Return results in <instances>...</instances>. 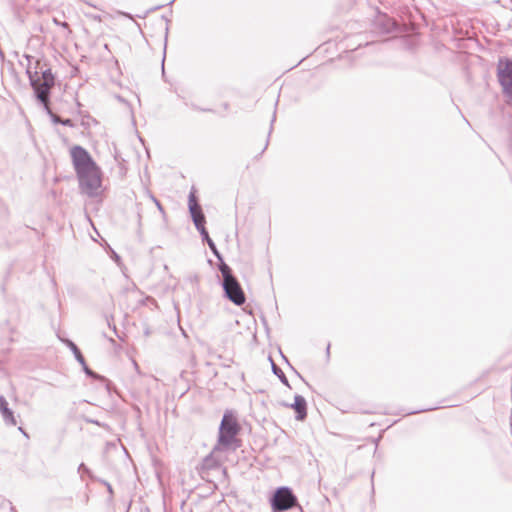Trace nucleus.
<instances>
[{"label": "nucleus", "mask_w": 512, "mask_h": 512, "mask_svg": "<svg viewBox=\"0 0 512 512\" xmlns=\"http://www.w3.org/2000/svg\"><path fill=\"white\" fill-rule=\"evenodd\" d=\"M241 425L234 411L226 410L218 428L217 444L213 451L237 450L241 447L242 441L238 438L241 432Z\"/></svg>", "instance_id": "f257e3e1"}, {"label": "nucleus", "mask_w": 512, "mask_h": 512, "mask_svg": "<svg viewBox=\"0 0 512 512\" xmlns=\"http://www.w3.org/2000/svg\"><path fill=\"white\" fill-rule=\"evenodd\" d=\"M218 270L222 276L221 286L224 297L237 306L243 305L246 302V295L240 282L233 274L232 268L227 263H223Z\"/></svg>", "instance_id": "f03ea898"}, {"label": "nucleus", "mask_w": 512, "mask_h": 512, "mask_svg": "<svg viewBox=\"0 0 512 512\" xmlns=\"http://www.w3.org/2000/svg\"><path fill=\"white\" fill-rule=\"evenodd\" d=\"M79 186L84 194L88 197H95L98 195V190L101 187V171L100 168L95 164L93 167H89L88 170L81 171L76 174Z\"/></svg>", "instance_id": "7ed1b4c3"}, {"label": "nucleus", "mask_w": 512, "mask_h": 512, "mask_svg": "<svg viewBox=\"0 0 512 512\" xmlns=\"http://www.w3.org/2000/svg\"><path fill=\"white\" fill-rule=\"evenodd\" d=\"M273 512H284L298 505L297 497L292 488L280 486L275 489L269 499Z\"/></svg>", "instance_id": "20e7f679"}, {"label": "nucleus", "mask_w": 512, "mask_h": 512, "mask_svg": "<svg viewBox=\"0 0 512 512\" xmlns=\"http://www.w3.org/2000/svg\"><path fill=\"white\" fill-rule=\"evenodd\" d=\"M62 343H64L70 351L73 353L74 358L76 361L81 365L82 371L85 373V375L93 380L99 381L101 383L105 384V387L108 392H110V386L111 382L103 375L98 374L97 372L93 371L86 363V360L81 352V350L78 348V346L68 338H59Z\"/></svg>", "instance_id": "39448f33"}, {"label": "nucleus", "mask_w": 512, "mask_h": 512, "mask_svg": "<svg viewBox=\"0 0 512 512\" xmlns=\"http://www.w3.org/2000/svg\"><path fill=\"white\" fill-rule=\"evenodd\" d=\"M497 78L507 103L512 104V59L500 58L497 65Z\"/></svg>", "instance_id": "423d86ee"}, {"label": "nucleus", "mask_w": 512, "mask_h": 512, "mask_svg": "<svg viewBox=\"0 0 512 512\" xmlns=\"http://www.w3.org/2000/svg\"><path fill=\"white\" fill-rule=\"evenodd\" d=\"M29 84L33 89V93L37 102L45 109L50 106L51 91L55 86L54 82L40 80L39 75L33 78L28 71Z\"/></svg>", "instance_id": "0eeeda50"}, {"label": "nucleus", "mask_w": 512, "mask_h": 512, "mask_svg": "<svg viewBox=\"0 0 512 512\" xmlns=\"http://www.w3.org/2000/svg\"><path fill=\"white\" fill-rule=\"evenodd\" d=\"M70 155L76 174L88 170L89 167H93L96 164L90 153L80 145L73 146L70 150Z\"/></svg>", "instance_id": "6e6552de"}, {"label": "nucleus", "mask_w": 512, "mask_h": 512, "mask_svg": "<svg viewBox=\"0 0 512 512\" xmlns=\"http://www.w3.org/2000/svg\"><path fill=\"white\" fill-rule=\"evenodd\" d=\"M188 211L197 231L200 232L201 229H205L206 217L198 202L194 187H192L188 195Z\"/></svg>", "instance_id": "1a4fd4ad"}, {"label": "nucleus", "mask_w": 512, "mask_h": 512, "mask_svg": "<svg viewBox=\"0 0 512 512\" xmlns=\"http://www.w3.org/2000/svg\"><path fill=\"white\" fill-rule=\"evenodd\" d=\"M374 28L381 34H389L397 30V23L386 14H380L373 22Z\"/></svg>", "instance_id": "9d476101"}, {"label": "nucleus", "mask_w": 512, "mask_h": 512, "mask_svg": "<svg viewBox=\"0 0 512 512\" xmlns=\"http://www.w3.org/2000/svg\"><path fill=\"white\" fill-rule=\"evenodd\" d=\"M285 406L293 409L296 413L295 418L298 421H303L307 417V401L299 394L294 396V402L291 404H285Z\"/></svg>", "instance_id": "9b49d317"}, {"label": "nucleus", "mask_w": 512, "mask_h": 512, "mask_svg": "<svg viewBox=\"0 0 512 512\" xmlns=\"http://www.w3.org/2000/svg\"><path fill=\"white\" fill-rule=\"evenodd\" d=\"M199 234L201 236L202 241L208 245V247L211 250V252L213 253V255L217 258V260H218V268L222 267L223 263H226V262L224 261L223 255L218 250L215 242L209 236V233H208L207 229L206 228L205 229H201Z\"/></svg>", "instance_id": "f8f14e48"}, {"label": "nucleus", "mask_w": 512, "mask_h": 512, "mask_svg": "<svg viewBox=\"0 0 512 512\" xmlns=\"http://www.w3.org/2000/svg\"><path fill=\"white\" fill-rule=\"evenodd\" d=\"M0 413L5 424L10 426H15L17 424L13 410L9 408L6 398L2 395H0Z\"/></svg>", "instance_id": "ddd939ff"}, {"label": "nucleus", "mask_w": 512, "mask_h": 512, "mask_svg": "<svg viewBox=\"0 0 512 512\" xmlns=\"http://www.w3.org/2000/svg\"><path fill=\"white\" fill-rule=\"evenodd\" d=\"M44 111L50 117V120L52 121L53 124H61L63 126L74 127V123H73L72 119H70V118H65V119L60 118L57 114H55L51 110L50 106L49 107H45Z\"/></svg>", "instance_id": "4468645a"}, {"label": "nucleus", "mask_w": 512, "mask_h": 512, "mask_svg": "<svg viewBox=\"0 0 512 512\" xmlns=\"http://www.w3.org/2000/svg\"><path fill=\"white\" fill-rule=\"evenodd\" d=\"M270 363H271V369L275 376L278 377L280 382L285 385L288 388H291L288 378L286 377L285 373L282 371V369L273 361L272 357H268Z\"/></svg>", "instance_id": "2eb2a0df"}, {"label": "nucleus", "mask_w": 512, "mask_h": 512, "mask_svg": "<svg viewBox=\"0 0 512 512\" xmlns=\"http://www.w3.org/2000/svg\"><path fill=\"white\" fill-rule=\"evenodd\" d=\"M214 452L212 451L203 459V466L207 469H216L220 466L219 461L213 455Z\"/></svg>", "instance_id": "dca6fc26"}, {"label": "nucleus", "mask_w": 512, "mask_h": 512, "mask_svg": "<svg viewBox=\"0 0 512 512\" xmlns=\"http://www.w3.org/2000/svg\"><path fill=\"white\" fill-rule=\"evenodd\" d=\"M78 473L80 474V478L81 480L84 479V476H88L91 480L93 481H97L98 477H96L92 471L90 470V468H88L84 463H81L79 466H78V469H77Z\"/></svg>", "instance_id": "f3484780"}, {"label": "nucleus", "mask_w": 512, "mask_h": 512, "mask_svg": "<svg viewBox=\"0 0 512 512\" xmlns=\"http://www.w3.org/2000/svg\"><path fill=\"white\" fill-rule=\"evenodd\" d=\"M24 58L27 61L26 65H25V73H26V75L28 76V71H29L30 75H32L33 78L37 77L38 76V71L37 70L33 71L32 67H31L33 56L28 55V54H24Z\"/></svg>", "instance_id": "a211bd4d"}, {"label": "nucleus", "mask_w": 512, "mask_h": 512, "mask_svg": "<svg viewBox=\"0 0 512 512\" xmlns=\"http://www.w3.org/2000/svg\"><path fill=\"white\" fill-rule=\"evenodd\" d=\"M40 80L55 83V75L50 68H47L41 72Z\"/></svg>", "instance_id": "6ab92c4d"}, {"label": "nucleus", "mask_w": 512, "mask_h": 512, "mask_svg": "<svg viewBox=\"0 0 512 512\" xmlns=\"http://www.w3.org/2000/svg\"><path fill=\"white\" fill-rule=\"evenodd\" d=\"M277 104H278V100H277V101H276V103H275V108L277 107ZM275 121H276V109H275V110H274V112H273V116H272V119H271L269 132H268V139H267V141H266V143H265V146H264V148H263V150H262L261 154H262V153L267 149V147H268V144H269V137H270V135H271V133H272V131H273V124H274V122H275Z\"/></svg>", "instance_id": "aec40b11"}, {"label": "nucleus", "mask_w": 512, "mask_h": 512, "mask_svg": "<svg viewBox=\"0 0 512 512\" xmlns=\"http://www.w3.org/2000/svg\"><path fill=\"white\" fill-rule=\"evenodd\" d=\"M163 7H164V5H157V6L151 7L150 9L145 11L142 15L138 14L137 17H139V18H146L148 14H150V13L156 11V10H159V9H161Z\"/></svg>", "instance_id": "412c9836"}, {"label": "nucleus", "mask_w": 512, "mask_h": 512, "mask_svg": "<svg viewBox=\"0 0 512 512\" xmlns=\"http://www.w3.org/2000/svg\"><path fill=\"white\" fill-rule=\"evenodd\" d=\"M97 481H98L99 483L103 484V485L107 488L108 493H109V494H110V496L112 497V496H113V493H114V492H113L112 485H111L108 481H106V480H104V479H101V478H98V479H97Z\"/></svg>", "instance_id": "4be33fe9"}, {"label": "nucleus", "mask_w": 512, "mask_h": 512, "mask_svg": "<svg viewBox=\"0 0 512 512\" xmlns=\"http://www.w3.org/2000/svg\"><path fill=\"white\" fill-rule=\"evenodd\" d=\"M52 21H53V23H54L55 25L60 26V27H62V28H64V29H67L69 32H71L70 27H69V24H68L67 22H65V21H60V20H58L56 17H54Z\"/></svg>", "instance_id": "5701e85b"}, {"label": "nucleus", "mask_w": 512, "mask_h": 512, "mask_svg": "<svg viewBox=\"0 0 512 512\" xmlns=\"http://www.w3.org/2000/svg\"><path fill=\"white\" fill-rule=\"evenodd\" d=\"M111 258L114 260V262H116L118 264L121 262L120 255L117 254L114 250H111Z\"/></svg>", "instance_id": "b1692460"}, {"label": "nucleus", "mask_w": 512, "mask_h": 512, "mask_svg": "<svg viewBox=\"0 0 512 512\" xmlns=\"http://www.w3.org/2000/svg\"><path fill=\"white\" fill-rule=\"evenodd\" d=\"M436 408L437 407H429V408L419 409V410L411 411L408 414H417V413H421V412L431 411V410H434Z\"/></svg>", "instance_id": "393cba45"}, {"label": "nucleus", "mask_w": 512, "mask_h": 512, "mask_svg": "<svg viewBox=\"0 0 512 512\" xmlns=\"http://www.w3.org/2000/svg\"><path fill=\"white\" fill-rule=\"evenodd\" d=\"M191 108L194 110H197V111H202V112H211L212 111L211 109H208V108H200L195 104H191Z\"/></svg>", "instance_id": "a878e982"}, {"label": "nucleus", "mask_w": 512, "mask_h": 512, "mask_svg": "<svg viewBox=\"0 0 512 512\" xmlns=\"http://www.w3.org/2000/svg\"><path fill=\"white\" fill-rule=\"evenodd\" d=\"M162 19L166 22V29H165V30H166V35H165V40H167V35H168V30H169V28H168V23L170 22V20H169L166 16H164V15L162 16Z\"/></svg>", "instance_id": "bb28decb"}, {"label": "nucleus", "mask_w": 512, "mask_h": 512, "mask_svg": "<svg viewBox=\"0 0 512 512\" xmlns=\"http://www.w3.org/2000/svg\"><path fill=\"white\" fill-rule=\"evenodd\" d=\"M119 14L122 15L123 17H125V18L133 19V15L128 13V12L121 11V12H119Z\"/></svg>", "instance_id": "cd10ccee"}, {"label": "nucleus", "mask_w": 512, "mask_h": 512, "mask_svg": "<svg viewBox=\"0 0 512 512\" xmlns=\"http://www.w3.org/2000/svg\"><path fill=\"white\" fill-rule=\"evenodd\" d=\"M86 422L91 423V424H95L97 426H102V424L98 420L86 419Z\"/></svg>", "instance_id": "c85d7f7f"}, {"label": "nucleus", "mask_w": 512, "mask_h": 512, "mask_svg": "<svg viewBox=\"0 0 512 512\" xmlns=\"http://www.w3.org/2000/svg\"><path fill=\"white\" fill-rule=\"evenodd\" d=\"M154 202L156 203V206L157 208L160 210V211H163V207L161 205V203L156 199V198H153Z\"/></svg>", "instance_id": "c756f323"}, {"label": "nucleus", "mask_w": 512, "mask_h": 512, "mask_svg": "<svg viewBox=\"0 0 512 512\" xmlns=\"http://www.w3.org/2000/svg\"><path fill=\"white\" fill-rule=\"evenodd\" d=\"M154 202L156 203V206L157 208L160 210V211H163V207L161 205V203L156 199V198H153Z\"/></svg>", "instance_id": "7c9ffc66"}, {"label": "nucleus", "mask_w": 512, "mask_h": 512, "mask_svg": "<svg viewBox=\"0 0 512 512\" xmlns=\"http://www.w3.org/2000/svg\"><path fill=\"white\" fill-rule=\"evenodd\" d=\"M166 52V46L164 47V53ZM166 59V56L164 55L163 56V60H162V73L164 74V60Z\"/></svg>", "instance_id": "2f4dec72"}, {"label": "nucleus", "mask_w": 512, "mask_h": 512, "mask_svg": "<svg viewBox=\"0 0 512 512\" xmlns=\"http://www.w3.org/2000/svg\"><path fill=\"white\" fill-rule=\"evenodd\" d=\"M82 1H83L84 3H86L87 5H89V6L96 8V6H95V5H93V4H91V3H90V0H82Z\"/></svg>", "instance_id": "473e14b6"}, {"label": "nucleus", "mask_w": 512, "mask_h": 512, "mask_svg": "<svg viewBox=\"0 0 512 512\" xmlns=\"http://www.w3.org/2000/svg\"><path fill=\"white\" fill-rule=\"evenodd\" d=\"M82 1H83L84 3H86L87 5H89V6L96 8V6H95V5H93V4H91V3H90V0H82Z\"/></svg>", "instance_id": "72a5a7b5"}, {"label": "nucleus", "mask_w": 512, "mask_h": 512, "mask_svg": "<svg viewBox=\"0 0 512 512\" xmlns=\"http://www.w3.org/2000/svg\"><path fill=\"white\" fill-rule=\"evenodd\" d=\"M326 354H327V357H329V355H330V344L327 345Z\"/></svg>", "instance_id": "f704fd0d"}, {"label": "nucleus", "mask_w": 512, "mask_h": 512, "mask_svg": "<svg viewBox=\"0 0 512 512\" xmlns=\"http://www.w3.org/2000/svg\"><path fill=\"white\" fill-rule=\"evenodd\" d=\"M293 370H294V372L297 374V376H298V377H300L302 380H304V379L302 378V376L300 375V373H299L297 370H295V369H293Z\"/></svg>", "instance_id": "c9c22d12"}, {"label": "nucleus", "mask_w": 512, "mask_h": 512, "mask_svg": "<svg viewBox=\"0 0 512 512\" xmlns=\"http://www.w3.org/2000/svg\"><path fill=\"white\" fill-rule=\"evenodd\" d=\"M9 512H17V511H16L15 507L11 506Z\"/></svg>", "instance_id": "e433bc0d"}, {"label": "nucleus", "mask_w": 512, "mask_h": 512, "mask_svg": "<svg viewBox=\"0 0 512 512\" xmlns=\"http://www.w3.org/2000/svg\"><path fill=\"white\" fill-rule=\"evenodd\" d=\"M299 512H304L301 506H298Z\"/></svg>", "instance_id": "4c0bfd02"}, {"label": "nucleus", "mask_w": 512, "mask_h": 512, "mask_svg": "<svg viewBox=\"0 0 512 512\" xmlns=\"http://www.w3.org/2000/svg\"><path fill=\"white\" fill-rule=\"evenodd\" d=\"M174 0H171L170 2L167 3V5H171L173 4Z\"/></svg>", "instance_id": "58836bf2"}, {"label": "nucleus", "mask_w": 512, "mask_h": 512, "mask_svg": "<svg viewBox=\"0 0 512 512\" xmlns=\"http://www.w3.org/2000/svg\"><path fill=\"white\" fill-rule=\"evenodd\" d=\"M282 357H283V359H284L286 362H288V360H287L286 356H284V355L282 354Z\"/></svg>", "instance_id": "ea45409f"}, {"label": "nucleus", "mask_w": 512, "mask_h": 512, "mask_svg": "<svg viewBox=\"0 0 512 512\" xmlns=\"http://www.w3.org/2000/svg\"><path fill=\"white\" fill-rule=\"evenodd\" d=\"M19 430L26 435V433L23 431L22 427H19Z\"/></svg>", "instance_id": "a19ab883"}, {"label": "nucleus", "mask_w": 512, "mask_h": 512, "mask_svg": "<svg viewBox=\"0 0 512 512\" xmlns=\"http://www.w3.org/2000/svg\"><path fill=\"white\" fill-rule=\"evenodd\" d=\"M224 108H225V109H227V108H228V104H227V103H225V104H224Z\"/></svg>", "instance_id": "79ce46f5"}]
</instances>
